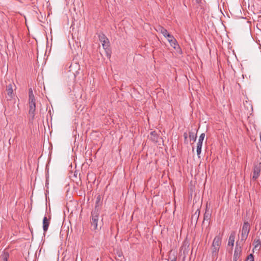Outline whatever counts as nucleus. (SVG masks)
I'll return each mask as SVG.
<instances>
[{
    "label": "nucleus",
    "instance_id": "f03ea898",
    "mask_svg": "<svg viewBox=\"0 0 261 261\" xmlns=\"http://www.w3.org/2000/svg\"><path fill=\"white\" fill-rule=\"evenodd\" d=\"M250 230V225L248 222L246 221L243 223L242 228L241 230V236L236 242L237 245H243L245 241L247 239L249 231Z\"/></svg>",
    "mask_w": 261,
    "mask_h": 261
},
{
    "label": "nucleus",
    "instance_id": "5701e85b",
    "mask_svg": "<svg viewBox=\"0 0 261 261\" xmlns=\"http://www.w3.org/2000/svg\"><path fill=\"white\" fill-rule=\"evenodd\" d=\"M201 1L202 0H195L196 3L199 5H200V4L201 3Z\"/></svg>",
    "mask_w": 261,
    "mask_h": 261
},
{
    "label": "nucleus",
    "instance_id": "393cba45",
    "mask_svg": "<svg viewBox=\"0 0 261 261\" xmlns=\"http://www.w3.org/2000/svg\"><path fill=\"white\" fill-rule=\"evenodd\" d=\"M199 215V212L198 213V215L197 216L198 217Z\"/></svg>",
    "mask_w": 261,
    "mask_h": 261
},
{
    "label": "nucleus",
    "instance_id": "f3484780",
    "mask_svg": "<svg viewBox=\"0 0 261 261\" xmlns=\"http://www.w3.org/2000/svg\"><path fill=\"white\" fill-rule=\"evenodd\" d=\"M189 138L191 141H193L195 142L197 138V136L194 133L190 132L189 133Z\"/></svg>",
    "mask_w": 261,
    "mask_h": 261
},
{
    "label": "nucleus",
    "instance_id": "6e6552de",
    "mask_svg": "<svg viewBox=\"0 0 261 261\" xmlns=\"http://www.w3.org/2000/svg\"><path fill=\"white\" fill-rule=\"evenodd\" d=\"M242 246L243 245H237V244H236V246L233 257V261H237L241 256Z\"/></svg>",
    "mask_w": 261,
    "mask_h": 261
},
{
    "label": "nucleus",
    "instance_id": "412c9836",
    "mask_svg": "<svg viewBox=\"0 0 261 261\" xmlns=\"http://www.w3.org/2000/svg\"><path fill=\"white\" fill-rule=\"evenodd\" d=\"M247 260L254 261L253 255L252 254H249L247 258Z\"/></svg>",
    "mask_w": 261,
    "mask_h": 261
},
{
    "label": "nucleus",
    "instance_id": "4468645a",
    "mask_svg": "<svg viewBox=\"0 0 261 261\" xmlns=\"http://www.w3.org/2000/svg\"><path fill=\"white\" fill-rule=\"evenodd\" d=\"M235 237H236L235 232H231L229 237V240H228V245L229 246H233L234 245Z\"/></svg>",
    "mask_w": 261,
    "mask_h": 261
},
{
    "label": "nucleus",
    "instance_id": "dca6fc26",
    "mask_svg": "<svg viewBox=\"0 0 261 261\" xmlns=\"http://www.w3.org/2000/svg\"><path fill=\"white\" fill-rule=\"evenodd\" d=\"M9 257V254L8 252H4L0 256L1 261H8V259Z\"/></svg>",
    "mask_w": 261,
    "mask_h": 261
},
{
    "label": "nucleus",
    "instance_id": "f8f14e48",
    "mask_svg": "<svg viewBox=\"0 0 261 261\" xmlns=\"http://www.w3.org/2000/svg\"><path fill=\"white\" fill-rule=\"evenodd\" d=\"M149 137L150 140L154 142H158L160 139L159 136L155 131L151 132Z\"/></svg>",
    "mask_w": 261,
    "mask_h": 261
},
{
    "label": "nucleus",
    "instance_id": "20e7f679",
    "mask_svg": "<svg viewBox=\"0 0 261 261\" xmlns=\"http://www.w3.org/2000/svg\"><path fill=\"white\" fill-rule=\"evenodd\" d=\"M99 212L97 209V205L95 206V209L91 212V225L93 226V229L96 230L97 228V222L99 218Z\"/></svg>",
    "mask_w": 261,
    "mask_h": 261
},
{
    "label": "nucleus",
    "instance_id": "9d476101",
    "mask_svg": "<svg viewBox=\"0 0 261 261\" xmlns=\"http://www.w3.org/2000/svg\"><path fill=\"white\" fill-rule=\"evenodd\" d=\"M167 38L168 41L170 44V45L172 46L174 48L176 49V46L178 45H177V41L174 38V37L172 35L169 34L168 35Z\"/></svg>",
    "mask_w": 261,
    "mask_h": 261
},
{
    "label": "nucleus",
    "instance_id": "6ab92c4d",
    "mask_svg": "<svg viewBox=\"0 0 261 261\" xmlns=\"http://www.w3.org/2000/svg\"><path fill=\"white\" fill-rule=\"evenodd\" d=\"M117 256H118V260H119L120 261H122L123 259L124 258V257L122 255V252H117Z\"/></svg>",
    "mask_w": 261,
    "mask_h": 261
},
{
    "label": "nucleus",
    "instance_id": "4be33fe9",
    "mask_svg": "<svg viewBox=\"0 0 261 261\" xmlns=\"http://www.w3.org/2000/svg\"><path fill=\"white\" fill-rule=\"evenodd\" d=\"M204 137H205V134L204 133H202L200 135V136H199L198 141L203 142V140L204 139Z\"/></svg>",
    "mask_w": 261,
    "mask_h": 261
},
{
    "label": "nucleus",
    "instance_id": "2eb2a0df",
    "mask_svg": "<svg viewBox=\"0 0 261 261\" xmlns=\"http://www.w3.org/2000/svg\"><path fill=\"white\" fill-rule=\"evenodd\" d=\"M202 143H203V142L198 141V143L197 144L196 151H197V155L199 158H200V157L199 155L201 152V148H202Z\"/></svg>",
    "mask_w": 261,
    "mask_h": 261
},
{
    "label": "nucleus",
    "instance_id": "0eeeda50",
    "mask_svg": "<svg viewBox=\"0 0 261 261\" xmlns=\"http://www.w3.org/2000/svg\"><path fill=\"white\" fill-rule=\"evenodd\" d=\"M6 92H7V100H11L13 98L14 94L13 90V85L9 84L6 87Z\"/></svg>",
    "mask_w": 261,
    "mask_h": 261
},
{
    "label": "nucleus",
    "instance_id": "7ed1b4c3",
    "mask_svg": "<svg viewBox=\"0 0 261 261\" xmlns=\"http://www.w3.org/2000/svg\"><path fill=\"white\" fill-rule=\"evenodd\" d=\"M222 243V238L220 236L215 237L211 247L212 257L213 258L217 259L218 255L220 246Z\"/></svg>",
    "mask_w": 261,
    "mask_h": 261
},
{
    "label": "nucleus",
    "instance_id": "ddd939ff",
    "mask_svg": "<svg viewBox=\"0 0 261 261\" xmlns=\"http://www.w3.org/2000/svg\"><path fill=\"white\" fill-rule=\"evenodd\" d=\"M156 30L157 31L161 32L164 35V36L165 37H167L168 35L170 34L168 32L167 30L166 29H165V28H164L162 26L159 25V26L157 27V28L156 29Z\"/></svg>",
    "mask_w": 261,
    "mask_h": 261
},
{
    "label": "nucleus",
    "instance_id": "423d86ee",
    "mask_svg": "<svg viewBox=\"0 0 261 261\" xmlns=\"http://www.w3.org/2000/svg\"><path fill=\"white\" fill-rule=\"evenodd\" d=\"M260 164H254L253 170L252 179L254 180H256L260 175Z\"/></svg>",
    "mask_w": 261,
    "mask_h": 261
},
{
    "label": "nucleus",
    "instance_id": "39448f33",
    "mask_svg": "<svg viewBox=\"0 0 261 261\" xmlns=\"http://www.w3.org/2000/svg\"><path fill=\"white\" fill-rule=\"evenodd\" d=\"M99 38L100 41L102 43V45L103 48L106 50L108 57L110 58V55L108 54L107 49L109 48V41L107 37L103 34H101L99 35Z\"/></svg>",
    "mask_w": 261,
    "mask_h": 261
},
{
    "label": "nucleus",
    "instance_id": "aec40b11",
    "mask_svg": "<svg viewBox=\"0 0 261 261\" xmlns=\"http://www.w3.org/2000/svg\"><path fill=\"white\" fill-rule=\"evenodd\" d=\"M100 196H98L97 197V199H96V203H95V206L97 205V209L98 210V207L99 206V203L100 201Z\"/></svg>",
    "mask_w": 261,
    "mask_h": 261
},
{
    "label": "nucleus",
    "instance_id": "9b49d317",
    "mask_svg": "<svg viewBox=\"0 0 261 261\" xmlns=\"http://www.w3.org/2000/svg\"><path fill=\"white\" fill-rule=\"evenodd\" d=\"M50 219L44 217L43 220V229L44 232H46L50 224Z\"/></svg>",
    "mask_w": 261,
    "mask_h": 261
},
{
    "label": "nucleus",
    "instance_id": "f257e3e1",
    "mask_svg": "<svg viewBox=\"0 0 261 261\" xmlns=\"http://www.w3.org/2000/svg\"><path fill=\"white\" fill-rule=\"evenodd\" d=\"M29 115L30 120L33 121L35 115L36 100L32 88L29 89Z\"/></svg>",
    "mask_w": 261,
    "mask_h": 261
},
{
    "label": "nucleus",
    "instance_id": "b1692460",
    "mask_svg": "<svg viewBox=\"0 0 261 261\" xmlns=\"http://www.w3.org/2000/svg\"><path fill=\"white\" fill-rule=\"evenodd\" d=\"M171 261H176V258H174L173 259H172Z\"/></svg>",
    "mask_w": 261,
    "mask_h": 261
},
{
    "label": "nucleus",
    "instance_id": "a211bd4d",
    "mask_svg": "<svg viewBox=\"0 0 261 261\" xmlns=\"http://www.w3.org/2000/svg\"><path fill=\"white\" fill-rule=\"evenodd\" d=\"M253 245H254V248H257L258 246H260V241L259 239L255 240L253 242Z\"/></svg>",
    "mask_w": 261,
    "mask_h": 261
},
{
    "label": "nucleus",
    "instance_id": "1a4fd4ad",
    "mask_svg": "<svg viewBox=\"0 0 261 261\" xmlns=\"http://www.w3.org/2000/svg\"><path fill=\"white\" fill-rule=\"evenodd\" d=\"M211 217V214L209 213L207 211H206L204 215L202 226H204L205 224L208 225L210 224Z\"/></svg>",
    "mask_w": 261,
    "mask_h": 261
}]
</instances>
